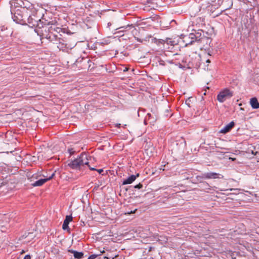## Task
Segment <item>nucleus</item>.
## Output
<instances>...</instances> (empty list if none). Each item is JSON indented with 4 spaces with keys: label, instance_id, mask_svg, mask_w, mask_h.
<instances>
[{
    "label": "nucleus",
    "instance_id": "1",
    "mask_svg": "<svg viewBox=\"0 0 259 259\" xmlns=\"http://www.w3.org/2000/svg\"><path fill=\"white\" fill-rule=\"evenodd\" d=\"M51 30L56 31L57 33H59L62 31V28L59 26V24L56 20L49 21L45 20L40 26H38L35 29V32L42 38L47 39L49 34Z\"/></svg>",
    "mask_w": 259,
    "mask_h": 259
},
{
    "label": "nucleus",
    "instance_id": "2",
    "mask_svg": "<svg viewBox=\"0 0 259 259\" xmlns=\"http://www.w3.org/2000/svg\"><path fill=\"white\" fill-rule=\"evenodd\" d=\"M55 175V173L54 172L50 177H47L39 173L34 174L32 175H31L30 174H28L27 177L31 182H33V183H31V185L33 187H39L43 185L48 181L51 180L54 177Z\"/></svg>",
    "mask_w": 259,
    "mask_h": 259
},
{
    "label": "nucleus",
    "instance_id": "3",
    "mask_svg": "<svg viewBox=\"0 0 259 259\" xmlns=\"http://www.w3.org/2000/svg\"><path fill=\"white\" fill-rule=\"evenodd\" d=\"M41 14L38 15V11L35 9L32 10V14L29 17H27V22L31 25V27H35L37 28L38 26H40V25L44 22L46 18L44 15L42 17Z\"/></svg>",
    "mask_w": 259,
    "mask_h": 259
},
{
    "label": "nucleus",
    "instance_id": "4",
    "mask_svg": "<svg viewBox=\"0 0 259 259\" xmlns=\"http://www.w3.org/2000/svg\"><path fill=\"white\" fill-rule=\"evenodd\" d=\"M233 92L230 90L226 88L221 91L217 95V100L220 103H223L226 100L229 99L233 97Z\"/></svg>",
    "mask_w": 259,
    "mask_h": 259
},
{
    "label": "nucleus",
    "instance_id": "5",
    "mask_svg": "<svg viewBox=\"0 0 259 259\" xmlns=\"http://www.w3.org/2000/svg\"><path fill=\"white\" fill-rule=\"evenodd\" d=\"M91 157L89 156L85 153H81L80 156L78 157V161H79V165L80 168L81 167L85 165H88L90 168V166L89 165V159H91Z\"/></svg>",
    "mask_w": 259,
    "mask_h": 259
},
{
    "label": "nucleus",
    "instance_id": "6",
    "mask_svg": "<svg viewBox=\"0 0 259 259\" xmlns=\"http://www.w3.org/2000/svg\"><path fill=\"white\" fill-rule=\"evenodd\" d=\"M220 175L219 174L213 172H210L204 174L202 177L197 176V179L198 180H199V178H203L205 179H215L223 178V176H222V177H220Z\"/></svg>",
    "mask_w": 259,
    "mask_h": 259
},
{
    "label": "nucleus",
    "instance_id": "7",
    "mask_svg": "<svg viewBox=\"0 0 259 259\" xmlns=\"http://www.w3.org/2000/svg\"><path fill=\"white\" fill-rule=\"evenodd\" d=\"M56 33H57L56 31L51 30V31H50L49 34L47 39H48L50 42H53L54 44H57V40L60 37L58 36Z\"/></svg>",
    "mask_w": 259,
    "mask_h": 259
},
{
    "label": "nucleus",
    "instance_id": "8",
    "mask_svg": "<svg viewBox=\"0 0 259 259\" xmlns=\"http://www.w3.org/2000/svg\"><path fill=\"white\" fill-rule=\"evenodd\" d=\"M156 120L155 116L154 115L148 113L146 116L144 122L146 124L149 123L153 125Z\"/></svg>",
    "mask_w": 259,
    "mask_h": 259
},
{
    "label": "nucleus",
    "instance_id": "9",
    "mask_svg": "<svg viewBox=\"0 0 259 259\" xmlns=\"http://www.w3.org/2000/svg\"><path fill=\"white\" fill-rule=\"evenodd\" d=\"M58 41V43L57 44L58 48L60 50H62L63 51H66V50L67 49V44L65 42V41L62 38L60 37L58 40L57 42Z\"/></svg>",
    "mask_w": 259,
    "mask_h": 259
},
{
    "label": "nucleus",
    "instance_id": "10",
    "mask_svg": "<svg viewBox=\"0 0 259 259\" xmlns=\"http://www.w3.org/2000/svg\"><path fill=\"white\" fill-rule=\"evenodd\" d=\"M140 174L138 173L136 175H131L130 177L126 179H124L122 182V185H127L132 184L134 181H135L137 178L139 177Z\"/></svg>",
    "mask_w": 259,
    "mask_h": 259
},
{
    "label": "nucleus",
    "instance_id": "11",
    "mask_svg": "<svg viewBox=\"0 0 259 259\" xmlns=\"http://www.w3.org/2000/svg\"><path fill=\"white\" fill-rule=\"evenodd\" d=\"M79 162L78 161V157L74 159V160H72L70 161L68 163V165L73 169H80V165L79 164Z\"/></svg>",
    "mask_w": 259,
    "mask_h": 259
},
{
    "label": "nucleus",
    "instance_id": "12",
    "mask_svg": "<svg viewBox=\"0 0 259 259\" xmlns=\"http://www.w3.org/2000/svg\"><path fill=\"white\" fill-rule=\"evenodd\" d=\"M250 105L253 109H258L259 108V102L257 99L255 97L252 98L250 99Z\"/></svg>",
    "mask_w": 259,
    "mask_h": 259
},
{
    "label": "nucleus",
    "instance_id": "13",
    "mask_svg": "<svg viewBox=\"0 0 259 259\" xmlns=\"http://www.w3.org/2000/svg\"><path fill=\"white\" fill-rule=\"evenodd\" d=\"M234 122L233 121H231L221 130V133L225 134L229 132L231 130V129H232L234 127Z\"/></svg>",
    "mask_w": 259,
    "mask_h": 259
},
{
    "label": "nucleus",
    "instance_id": "14",
    "mask_svg": "<svg viewBox=\"0 0 259 259\" xmlns=\"http://www.w3.org/2000/svg\"><path fill=\"white\" fill-rule=\"evenodd\" d=\"M68 251L73 253L74 258L76 259H81L83 256V253L82 252H78L72 249H69Z\"/></svg>",
    "mask_w": 259,
    "mask_h": 259
},
{
    "label": "nucleus",
    "instance_id": "15",
    "mask_svg": "<svg viewBox=\"0 0 259 259\" xmlns=\"http://www.w3.org/2000/svg\"><path fill=\"white\" fill-rule=\"evenodd\" d=\"M72 218L70 215H67L65 220L64 221L62 228L64 230H66L68 227V224L70 222L72 221Z\"/></svg>",
    "mask_w": 259,
    "mask_h": 259
},
{
    "label": "nucleus",
    "instance_id": "16",
    "mask_svg": "<svg viewBox=\"0 0 259 259\" xmlns=\"http://www.w3.org/2000/svg\"><path fill=\"white\" fill-rule=\"evenodd\" d=\"M153 150V148L151 147L149 149H146L145 150V152L148 156H151L152 155Z\"/></svg>",
    "mask_w": 259,
    "mask_h": 259
},
{
    "label": "nucleus",
    "instance_id": "17",
    "mask_svg": "<svg viewBox=\"0 0 259 259\" xmlns=\"http://www.w3.org/2000/svg\"><path fill=\"white\" fill-rule=\"evenodd\" d=\"M4 151L3 152H6V153H9V152H12V151H13V149L12 148H5L4 149Z\"/></svg>",
    "mask_w": 259,
    "mask_h": 259
},
{
    "label": "nucleus",
    "instance_id": "18",
    "mask_svg": "<svg viewBox=\"0 0 259 259\" xmlns=\"http://www.w3.org/2000/svg\"><path fill=\"white\" fill-rule=\"evenodd\" d=\"M90 169L92 170H97L99 174H101L103 171L102 169H96V168L91 167H90Z\"/></svg>",
    "mask_w": 259,
    "mask_h": 259
},
{
    "label": "nucleus",
    "instance_id": "19",
    "mask_svg": "<svg viewBox=\"0 0 259 259\" xmlns=\"http://www.w3.org/2000/svg\"><path fill=\"white\" fill-rule=\"evenodd\" d=\"M98 255H97V254H92V255H91L89 257L88 259H95V258H96L97 257V256H98Z\"/></svg>",
    "mask_w": 259,
    "mask_h": 259
},
{
    "label": "nucleus",
    "instance_id": "20",
    "mask_svg": "<svg viewBox=\"0 0 259 259\" xmlns=\"http://www.w3.org/2000/svg\"><path fill=\"white\" fill-rule=\"evenodd\" d=\"M135 188H137V189H141L143 187V185L141 184V183H139V184L135 186Z\"/></svg>",
    "mask_w": 259,
    "mask_h": 259
},
{
    "label": "nucleus",
    "instance_id": "21",
    "mask_svg": "<svg viewBox=\"0 0 259 259\" xmlns=\"http://www.w3.org/2000/svg\"><path fill=\"white\" fill-rule=\"evenodd\" d=\"M137 211V209H135L133 211H127V212H125V214H131L132 213H135L136 211Z\"/></svg>",
    "mask_w": 259,
    "mask_h": 259
},
{
    "label": "nucleus",
    "instance_id": "22",
    "mask_svg": "<svg viewBox=\"0 0 259 259\" xmlns=\"http://www.w3.org/2000/svg\"><path fill=\"white\" fill-rule=\"evenodd\" d=\"M16 2H17V3L18 4H19V5H20V6H21V7H22V5L21 4H20L19 3V2H22L21 1V0H16ZM23 8H24V7H26V6H25V4H24V3H23Z\"/></svg>",
    "mask_w": 259,
    "mask_h": 259
},
{
    "label": "nucleus",
    "instance_id": "23",
    "mask_svg": "<svg viewBox=\"0 0 259 259\" xmlns=\"http://www.w3.org/2000/svg\"><path fill=\"white\" fill-rule=\"evenodd\" d=\"M24 259H31V256L29 254H27L25 256Z\"/></svg>",
    "mask_w": 259,
    "mask_h": 259
},
{
    "label": "nucleus",
    "instance_id": "24",
    "mask_svg": "<svg viewBox=\"0 0 259 259\" xmlns=\"http://www.w3.org/2000/svg\"><path fill=\"white\" fill-rule=\"evenodd\" d=\"M68 152L70 153V154H72L74 153V151H73L72 149H68Z\"/></svg>",
    "mask_w": 259,
    "mask_h": 259
},
{
    "label": "nucleus",
    "instance_id": "25",
    "mask_svg": "<svg viewBox=\"0 0 259 259\" xmlns=\"http://www.w3.org/2000/svg\"><path fill=\"white\" fill-rule=\"evenodd\" d=\"M20 21H23V16H21V17L20 18H17Z\"/></svg>",
    "mask_w": 259,
    "mask_h": 259
},
{
    "label": "nucleus",
    "instance_id": "26",
    "mask_svg": "<svg viewBox=\"0 0 259 259\" xmlns=\"http://www.w3.org/2000/svg\"><path fill=\"white\" fill-rule=\"evenodd\" d=\"M239 1H241V2H243L244 3H246V2H250L249 0H239Z\"/></svg>",
    "mask_w": 259,
    "mask_h": 259
},
{
    "label": "nucleus",
    "instance_id": "27",
    "mask_svg": "<svg viewBox=\"0 0 259 259\" xmlns=\"http://www.w3.org/2000/svg\"><path fill=\"white\" fill-rule=\"evenodd\" d=\"M104 259H114V258H113V257H112V258H109L108 257L104 256Z\"/></svg>",
    "mask_w": 259,
    "mask_h": 259
},
{
    "label": "nucleus",
    "instance_id": "28",
    "mask_svg": "<svg viewBox=\"0 0 259 259\" xmlns=\"http://www.w3.org/2000/svg\"><path fill=\"white\" fill-rule=\"evenodd\" d=\"M7 145H9V143H4V147Z\"/></svg>",
    "mask_w": 259,
    "mask_h": 259
},
{
    "label": "nucleus",
    "instance_id": "29",
    "mask_svg": "<svg viewBox=\"0 0 259 259\" xmlns=\"http://www.w3.org/2000/svg\"><path fill=\"white\" fill-rule=\"evenodd\" d=\"M128 70V68H125V69H123V71L125 72V71H126Z\"/></svg>",
    "mask_w": 259,
    "mask_h": 259
},
{
    "label": "nucleus",
    "instance_id": "30",
    "mask_svg": "<svg viewBox=\"0 0 259 259\" xmlns=\"http://www.w3.org/2000/svg\"><path fill=\"white\" fill-rule=\"evenodd\" d=\"M25 252V251L24 250H22L21 252V254H23Z\"/></svg>",
    "mask_w": 259,
    "mask_h": 259
},
{
    "label": "nucleus",
    "instance_id": "31",
    "mask_svg": "<svg viewBox=\"0 0 259 259\" xmlns=\"http://www.w3.org/2000/svg\"><path fill=\"white\" fill-rule=\"evenodd\" d=\"M206 62H207V63H210V61L209 59H207V60H206Z\"/></svg>",
    "mask_w": 259,
    "mask_h": 259
},
{
    "label": "nucleus",
    "instance_id": "32",
    "mask_svg": "<svg viewBox=\"0 0 259 259\" xmlns=\"http://www.w3.org/2000/svg\"><path fill=\"white\" fill-rule=\"evenodd\" d=\"M16 14H17V13H14V17H17V16H16Z\"/></svg>",
    "mask_w": 259,
    "mask_h": 259
},
{
    "label": "nucleus",
    "instance_id": "33",
    "mask_svg": "<svg viewBox=\"0 0 259 259\" xmlns=\"http://www.w3.org/2000/svg\"><path fill=\"white\" fill-rule=\"evenodd\" d=\"M233 190V189H229V190H230V191H232V190Z\"/></svg>",
    "mask_w": 259,
    "mask_h": 259
},
{
    "label": "nucleus",
    "instance_id": "34",
    "mask_svg": "<svg viewBox=\"0 0 259 259\" xmlns=\"http://www.w3.org/2000/svg\"><path fill=\"white\" fill-rule=\"evenodd\" d=\"M218 1L219 2V4H220V2H221V0H218Z\"/></svg>",
    "mask_w": 259,
    "mask_h": 259
},
{
    "label": "nucleus",
    "instance_id": "35",
    "mask_svg": "<svg viewBox=\"0 0 259 259\" xmlns=\"http://www.w3.org/2000/svg\"><path fill=\"white\" fill-rule=\"evenodd\" d=\"M1 186H2V185H0V187H1Z\"/></svg>",
    "mask_w": 259,
    "mask_h": 259
}]
</instances>
